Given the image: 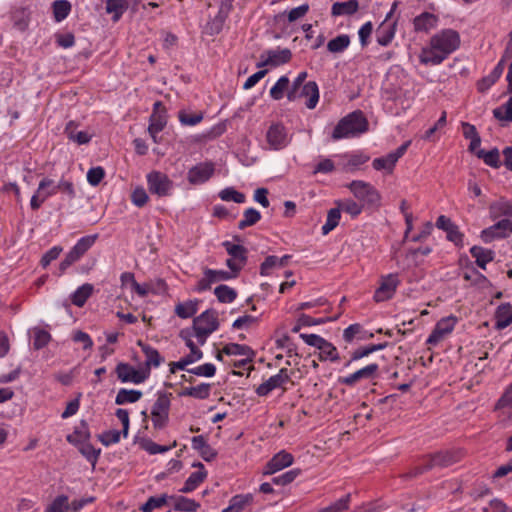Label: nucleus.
Wrapping results in <instances>:
<instances>
[{
	"label": "nucleus",
	"instance_id": "18",
	"mask_svg": "<svg viewBox=\"0 0 512 512\" xmlns=\"http://www.w3.org/2000/svg\"><path fill=\"white\" fill-rule=\"evenodd\" d=\"M379 371V365L377 363H370L367 366L347 375L340 377L338 382L340 384L353 387L357 383L363 380H373L377 377Z\"/></svg>",
	"mask_w": 512,
	"mask_h": 512
},
{
	"label": "nucleus",
	"instance_id": "6",
	"mask_svg": "<svg viewBox=\"0 0 512 512\" xmlns=\"http://www.w3.org/2000/svg\"><path fill=\"white\" fill-rule=\"evenodd\" d=\"M115 373L117 379L121 383H132L135 385L144 383L150 377V372L142 366L135 368L134 366L124 362L117 364Z\"/></svg>",
	"mask_w": 512,
	"mask_h": 512
},
{
	"label": "nucleus",
	"instance_id": "53",
	"mask_svg": "<svg viewBox=\"0 0 512 512\" xmlns=\"http://www.w3.org/2000/svg\"><path fill=\"white\" fill-rule=\"evenodd\" d=\"M51 335L48 331L41 328L33 329V347L36 350L42 349L48 345Z\"/></svg>",
	"mask_w": 512,
	"mask_h": 512
},
{
	"label": "nucleus",
	"instance_id": "16",
	"mask_svg": "<svg viewBox=\"0 0 512 512\" xmlns=\"http://www.w3.org/2000/svg\"><path fill=\"white\" fill-rule=\"evenodd\" d=\"M410 143V141H406L395 151H392L383 157L375 158L372 162L373 168L377 171H386L391 173L397 161L406 153Z\"/></svg>",
	"mask_w": 512,
	"mask_h": 512
},
{
	"label": "nucleus",
	"instance_id": "57",
	"mask_svg": "<svg viewBox=\"0 0 512 512\" xmlns=\"http://www.w3.org/2000/svg\"><path fill=\"white\" fill-rule=\"evenodd\" d=\"M219 197L223 201H232L235 203H244L246 200V197L243 193L235 190L232 187H227L220 191Z\"/></svg>",
	"mask_w": 512,
	"mask_h": 512
},
{
	"label": "nucleus",
	"instance_id": "22",
	"mask_svg": "<svg viewBox=\"0 0 512 512\" xmlns=\"http://www.w3.org/2000/svg\"><path fill=\"white\" fill-rule=\"evenodd\" d=\"M294 462V457L291 453L281 450L276 453L265 465L263 474L264 475H272L281 471L289 466H291Z\"/></svg>",
	"mask_w": 512,
	"mask_h": 512
},
{
	"label": "nucleus",
	"instance_id": "61",
	"mask_svg": "<svg viewBox=\"0 0 512 512\" xmlns=\"http://www.w3.org/2000/svg\"><path fill=\"white\" fill-rule=\"evenodd\" d=\"M121 434H122V432H120L118 430H108V431H104L102 434H100L98 436V438H99V441L104 446H110V445L116 444L120 441Z\"/></svg>",
	"mask_w": 512,
	"mask_h": 512
},
{
	"label": "nucleus",
	"instance_id": "8",
	"mask_svg": "<svg viewBox=\"0 0 512 512\" xmlns=\"http://www.w3.org/2000/svg\"><path fill=\"white\" fill-rule=\"evenodd\" d=\"M348 188L358 200L368 205H380V193L370 183L362 180H354L348 185Z\"/></svg>",
	"mask_w": 512,
	"mask_h": 512
},
{
	"label": "nucleus",
	"instance_id": "19",
	"mask_svg": "<svg viewBox=\"0 0 512 512\" xmlns=\"http://www.w3.org/2000/svg\"><path fill=\"white\" fill-rule=\"evenodd\" d=\"M290 381V373L287 368H281L277 374L272 375L256 388L258 396H267L271 391L283 387Z\"/></svg>",
	"mask_w": 512,
	"mask_h": 512
},
{
	"label": "nucleus",
	"instance_id": "11",
	"mask_svg": "<svg viewBox=\"0 0 512 512\" xmlns=\"http://www.w3.org/2000/svg\"><path fill=\"white\" fill-rule=\"evenodd\" d=\"M222 245L230 256L226 260L227 267L238 276L247 262V249L230 241H224Z\"/></svg>",
	"mask_w": 512,
	"mask_h": 512
},
{
	"label": "nucleus",
	"instance_id": "42",
	"mask_svg": "<svg viewBox=\"0 0 512 512\" xmlns=\"http://www.w3.org/2000/svg\"><path fill=\"white\" fill-rule=\"evenodd\" d=\"M171 495L161 494L159 496H151L148 500L141 506L142 512H152L156 508H160L168 503H170Z\"/></svg>",
	"mask_w": 512,
	"mask_h": 512
},
{
	"label": "nucleus",
	"instance_id": "28",
	"mask_svg": "<svg viewBox=\"0 0 512 512\" xmlns=\"http://www.w3.org/2000/svg\"><path fill=\"white\" fill-rule=\"evenodd\" d=\"M196 467V465H194ZM198 471L192 472L186 479L183 487L179 490L181 493H190L194 491L207 477V472L204 469L203 464L198 463Z\"/></svg>",
	"mask_w": 512,
	"mask_h": 512
},
{
	"label": "nucleus",
	"instance_id": "51",
	"mask_svg": "<svg viewBox=\"0 0 512 512\" xmlns=\"http://www.w3.org/2000/svg\"><path fill=\"white\" fill-rule=\"evenodd\" d=\"M261 219V214L254 208H248L244 211L243 218L238 223L239 229L253 226Z\"/></svg>",
	"mask_w": 512,
	"mask_h": 512
},
{
	"label": "nucleus",
	"instance_id": "39",
	"mask_svg": "<svg viewBox=\"0 0 512 512\" xmlns=\"http://www.w3.org/2000/svg\"><path fill=\"white\" fill-rule=\"evenodd\" d=\"M198 304V300H188L179 303L175 306V314L182 319L190 318L198 311Z\"/></svg>",
	"mask_w": 512,
	"mask_h": 512
},
{
	"label": "nucleus",
	"instance_id": "56",
	"mask_svg": "<svg viewBox=\"0 0 512 512\" xmlns=\"http://www.w3.org/2000/svg\"><path fill=\"white\" fill-rule=\"evenodd\" d=\"M477 156L479 158L483 159L485 164L490 167L498 168L500 166V155H499V151L497 149H493L488 152H486L484 150H479L477 152Z\"/></svg>",
	"mask_w": 512,
	"mask_h": 512
},
{
	"label": "nucleus",
	"instance_id": "38",
	"mask_svg": "<svg viewBox=\"0 0 512 512\" xmlns=\"http://www.w3.org/2000/svg\"><path fill=\"white\" fill-rule=\"evenodd\" d=\"M93 292V285L89 283H85L79 286L74 293L71 295L72 303L77 307H82L87 299L91 296Z\"/></svg>",
	"mask_w": 512,
	"mask_h": 512
},
{
	"label": "nucleus",
	"instance_id": "41",
	"mask_svg": "<svg viewBox=\"0 0 512 512\" xmlns=\"http://www.w3.org/2000/svg\"><path fill=\"white\" fill-rule=\"evenodd\" d=\"M217 300L221 303H232L237 298V291L225 284H221L214 289Z\"/></svg>",
	"mask_w": 512,
	"mask_h": 512
},
{
	"label": "nucleus",
	"instance_id": "37",
	"mask_svg": "<svg viewBox=\"0 0 512 512\" xmlns=\"http://www.w3.org/2000/svg\"><path fill=\"white\" fill-rule=\"evenodd\" d=\"M496 327L504 329L512 323V306L509 303L501 304L495 312Z\"/></svg>",
	"mask_w": 512,
	"mask_h": 512
},
{
	"label": "nucleus",
	"instance_id": "24",
	"mask_svg": "<svg viewBox=\"0 0 512 512\" xmlns=\"http://www.w3.org/2000/svg\"><path fill=\"white\" fill-rule=\"evenodd\" d=\"M215 170L212 162H202L188 171V181L193 185H199L207 182L213 175Z\"/></svg>",
	"mask_w": 512,
	"mask_h": 512
},
{
	"label": "nucleus",
	"instance_id": "10",
	"mask_svg": "<svg viewBox=\"0 0 512 512\" xmlns=\"http://www.w3.org/2000/svg\"><path fill=\"white\" fill-rule=\"evenodd\" d=\"M287 99L291 102L304 99L308 109H314L319 102V88L316 82L309 81L299 90H289Z\"/></svg>",
	"mask_w": 512,
	"mask_h": 512
},
{
	"label": "nucleus",
	"instance_id": "64",
	"mask_svg": "<svg viewBox=\"0 0 512 512\" xmlns=\"http://www.w3.org/2000/svg\"><path fill=\"white\" fill-rule=\"evenodd\" d=\"M149 200V196L143 187H136L131 194V201L137 207H143Z\"/></svg>",
	"mask_w": 512,
	"mask_h": 512
},
{
	"label": "nucleus",
	"instance_id": "5",
	"mask_svg": "<svg viewBox=\"0 0 512 512\" xmlns=\"http://www.w3.org/2000/svg\"><path fill=\"white\" fill-rule=\"evenodd\" d=\"M97 239L98 234L81 237L66 254L65 258L61 261L59 265V275H63L71 265L79 261L82 256L95 244Z\"/></svg>",
	"mask_w": 512,
	"mask_h": 512
},
{
	"label": "nucleus",
	"instance_id": "44",
	"mask_svg": "<svg viewBox=\"0 0 512 512\" xmlns=\"http://www.w3.org/2000/svg\"><path fill=\"white\" fill-rule=\"evenodd\" d=\"M341 212L339 206L328 211L326 222L321 228L323 235H327L338 226L341 219Z\"/></svg>",
	"mask_w": 512,
	"mask_h": 512
},
{
	"label": "nucleus",
	"instance_id": "7",
	"mask_svg": "<svg viewBox=\"0 0 512 512\" xmlns=\"http://www.w3.org/2000/svg\"><path fill=\"white\" fill-rule=\"evenodd\" d=\"M148 190L151 194L158 197H167L172 194L173 182L164 173L152 171L146 175Z\"/></svg>",
	"mask_w": 512,
	"mask_h": 512
},
{
	"label": "nucleus",
	"instance_id": "15",
	"mask_svg": "<svg viewBox=\"0 0 512 512\" xmlns=\"http://www.w3.org/2000/svg\"><path fill=\"white\" fill-rule=\"evenodd\" d=\"M266 140L271 149L281 150L289 145L291 136L283 124L273 123L267 130Z\"/></svg>",
	"mask_w": 512,
	"mask_h": 512
},
{
	"label": "nucleus",
	"instance_id": "4",
	"mask_svg": "<svg viewBox=\"0 0 512 512\" xmlns=\"http://www.w3.org/2000/svg\"><path fill=\"white\" fill-rule=\"evenodd\" d=\"M219 327L218 313L215 310H206L193 321L194 337L197 344L202 346L207 338Z\"/></svg>",
	"mask_w": 512,
	"mask_h": 512
},
{
	"label": "nucleus",
	"instance_id": "29",
	"mask_svg": "<svg viewBox=\"0 0 512 512\" xmlns=\"http://www.w3.org/2000/svg\"><path fill=\"white\" fill-rule=\"evenodd\" d=\"M170 503L175 511L180 512H196L200 507L199 502L180 495H171Z\"/></svg>",
	"mask_w": 512,
	"mask_h": 512
},
{
	"label": "nucleus",
	"instance_id": "45",
	"mask_svg": "<svg viewBox=\"0 0 512 512\" xmlns=\"http://www.w3.org/2000/svg\"><path fill=\"white\" fill-rule=\"evenodd\" d=\"M319 350L320 361L336 362L340 359L337 348L329 341L325 340Z\"/></svg>",
	"mask_w": 512,
	"mask_h": 512
},
{
	"label": "nucleus",
	"instance_id": "21",
	"mask_svg": "<svg viewBox=\"0 0 512 512\" xmlns=\"http://www.w3.org/2000/svg\"><path fill=\"white\" fill-rule=\"evenodd\" d=\"M400 281L397 274H388L381 278L380 286L374 293L376 302L389 300L395 294Z\"/></svg>",
	"mask_w": 512,
	"mask_h": 512
},
{
	"label": "nucleus",
	"instance_id": "12",
	"mask_svg": "<svg viewBox=\"0 0 512 512\" xmlns=\"http://www.w3.org/2000/svg\"><path fill=\"white\" fill-rule=\"evenodd\" d=\"M237 275L231 271L227 270H214L210 268H205L203 271V277L197 282L196 291L204 292L211 288V285L217 282L228 281L231 279H235Z\"/></svg>",
	"mask_w": 512,
	"mask_h": 512
},
{
	"label": "nucleus",
	"instance_id": "55",
	"mask_svg": "<svg viewBox=\"0 0 512 512\" xmlns=\"http://www.w3.org/2000/svg\"><path fill=\"white\" fill-rule=\"evenodd\" d=\"M337 205L341 209V211L349 214L352 217H357L362 212V205L358 204L356 201L352 199H344L342 201L337 202Z\"/></svg>",
	"mask_w": 512,
	"mask_h": 512
},
{
	"label": "nucleus",
	"instance_id": "52",
	"mask_svg": "<svg viewBox=\"0 0 512 512\" xmlns=\"http://www.w3.org/2000/svg\"><path fill=\"white\" fill-rule=\"evenodd\" d=\"M200 360V354L194 352L193 354H188L187 356L181 358L179 361L171 362L170 372L175 373L177 370H186V367L190 364H193Z\"/></svg>",
	"mask_w": 512,
	"mask_h": 512
},
{
	"label": "nucleus",
	"instance_id": "3",
	"mask_svg": "<svg viewBox=\"0 0 512 512\" xmlns=\"http://www.w3.org/2000/svg\"><path fill=\"white\" fill-rule=\"evenodd\" d=\"M368 123L362 112H352L342 118L333 130L332 138L340 140L343 138L356 137L367 131Z\"/></svg>",
	"mask_w": 512,
	"mask_h": 512
},
{
	"label": "nucleus",
	"instance_id": "46",
	"mask_svg": "<svg viewBox=\"0 0 512 512\" xmlns=\"http://www.w3.org/2000/svg\"><path fill=\"white\" fill-rule=\"evenodd\" d=\"M180 395L189 396L196 399H206L210 395V385L202 383L197 386L187 387L181 392Z\"/></svg>",
	"mask_w": 512,
	"mask_h": 512
},
{
	"label": "nucleus",
	"instance_id": "62",
	"mask_svg": "<svg viewBox=\"0 0 512 512\" xmlns=\"http://www.w3.org/2000/svg\"><path fill=\"white\" fill-rule=\"evenodd\" d=\"M105 171L101 166L92 167L87 172V182L91 186H97L104 178Z\"/></svg>",
	"mask_w": 512,
	"mask_h": 512
},
{
	"label": "nucleus",
	"instance_id": "13",
	"mask_svg": "<svg viewBox=\"0 0 512 512\" xmlns=\"http://www.w3.org/2000/svg\"><path fill=\"white\" fill-rule=\"evenodd\" d=\"M58 192V186L54 180L44 177L38 184L36 192L33 194L30 200V207L32 210H38L43 203L50 197L56 195Z\"/></svg>",
	"mask_w": 512,
	"mask_h": 512
},
{
	"label": "nucleus",
	"instance_id": "43",
	"mask_svg": "<svg viewBox=\"0 0 512 512\" xmlns=\"http://www.w3.org/2000/svg\"><path fill=\"white\" fill-rule=\"evenodd\" d=\"M53 16L56 22L66 19L71 12V4L67 0H55L52 3Z\"/></svg>",
	"mask_w": 512,
	"mask_h": 512
},
{
	"label": "nucleus",
	"instance_id": "59",
	"mask_svg": "<svg viewBox=\"0 0 512 512\" xmlns=\"http://www.w3.org/2000/svg\"><path fill=\"white\" fill-rule=\"evenodd\" d=\"M301 473L300 469L289 470L279 476L272 479V483L275 485L285 486L293 482Z\"/></svg>",
	"mask_w": 512,
	"mask_h": 512
},
{
	"label": "nucleus",
	"instance_id": "60",
	"mask_svg": "<svg viewBox=\"0 0 512 512\" xmlns=\"http://www.w3.org/2000/svg\"><path fill=\"white\" fill-rule=\"evenodd\" d=\"M432 249L429 246L419 247L417 249L409 250L406 254V258L408 260L407 267L411 265H417L419 263L418 256H427L431 253Z\"/></svg>",
	"mask_w": 512,
	"mask_h": 512
},
{
	"label": "nucleus",
	"instance_id": "17",
	"mask_svg": "<svg viewBox=\"0 0 512 512\" xmlns=\"http://www.w3.org/2000/svg\"><path fill=\"white\" fill-rule=\"evenodd\" d=\"M512 233V221L502 219L492 226L481 231V240L485 243H491L495 240L508 237Z\"/></svg>",
	"mask_w": 512,
	"mask_h": 512
},
{
	"label": "nucleus",
	"instance_id": "25",
	"mask_svg": "<svg viewBox=\"0 0 512 512\" xmlns=\"http://www.w3.org/2000/svg\"><path fill=\"white\" fill-rule=\"evenodd\" d=\"M137 345L141 348L142 353L145 356L143 368L147 369L151 373L152 368H158L163 362L164 358L160 355L157 349L149 344L139 340Z\"/></svg>",
	"mask_w": 512,
	"mask_h": 512
},
{
	"label": "nucleus",
	"instance_id": "27",
	"mask_svg": "<svg viewBox=\"0 0 512 512\" xmlns=\"http://www.w3.org/2000/svg\"><path fill=\"white\" fill-rule=\"evenodd\" d=\"M161 106L160 102L154 103V112L150 116L148 132L155 143L158 142L157 135L164 129L166 125V117L156 110Z\"/></svg>",
	"mask_w": 512,
	"mask_h": 512
},
{
	"label": "nucleus",
	"instance_id": "14",
	"mask_svg": "<svg viewBox=\"0 0 512 512\" xmlns=\"http://www.w3.org/2000/svg\"><path fill=\"white\" fill-rule=\"evenodd\" d=\"M457 323V318L455 316H447L440 319L431 334L428 336L426 340V344L435 346L441 341H443L447 336H449Z\"/></svg>",
	"mask_w": 512,
	"mask_h": 512
},
{
	"label": "nucleus",
	"instance_id": "40",
	"mask_svg": "<svg viewBox=\"0 0 512 512\" xmlns=\"http://www.w3.org/2000/svg\"><path fill=\"white\" fill-rule=\"evenodd\" d=\"M128 8L126 0H107L106 12L112 14L113 21H118Z\"/></svg>",
	"mask_w": 512,
	"mask_h": 512
},
{
	"label": "nucleus",
	"instance_id": "20",
	"mask_svg": "<svg viewBox=\"0 0 512 512\" xmlns=\"http://www.w3.org/2000/svg\"><path fill=\"white\" fill-rule=\"evenodd\" d=\"M292 53L287 48H277L265 51L261 55V61L257 63L258 68L264 66L277 67L290 61Z\"/></svg>",
	"mask_w": 512,
	"mask_h": 512
},
{
	"label": "nucleus",
	"instance_id": "48",
	"mask_svg": "<svg viewBox=\"0 0 512 512\" xmlns=\"http://www.w3.org/2000/svg\"><path fill=\"white\" fill-rule=\"evenodd\" d=\"M350 38L346 34L339 35L331 39L327 44V49L332 53H340L348 48Z\"/></svg>",
	"mask_w": 512,
	"mask_h": 512
},
{
	"label": "nucleus",
	"instance_id": "58",
	"mask_svg": "<svg viewBox=\"0 0 512 512\" xmlns=\"http://www.w3.org/2000/svg\"><path fill=\"white\" fill-rule=\"evenodd\" d=\"M350 503V494H347L334 503L330 504L327 507L321 508L317 512H342L347 510Z\"/></svg>",
	"mask_w": 512,
	"mask_h": 512
},
{
	"label": "nucleus",
	"instance_id": "36",
	"mask_svg": "<svg viewBox=\"0 0 512 512\" xmlns=\"http://www.w3.org/2000/svg\"><path fill=\"white\" fill-rule=\"evenodd\" d=\"M143 396L140 390L121 388L118 390L115 403L117 405H126L138 402Z\"/></svg>",
	"mask_w": 512,
	"mask_h": 512
},
{
	"label": "nucleus",
	"instance_id": "34",
	"mask_svg": "<svg viewBox=\"0 0 512 512\" xmlns=\"http://www.w3.org/2000/svg\"><path fill=\"white\" fill-rule=\"evenodd\" d=\"M359 9L357 0H348L345 2H335L331 7V14L334 17L349 16L355 14Z\"/></svg>",
	"mask_w": 512,
	"mask_h": 512
},
{
	"label": "nucleus",
	"instance_id": "63",
	"mask_svg": "<svg viewBox=\"0 0 512 512\" xmlns=\"http://www.w3.org/2000/svg\"><path fill=\"white\" fill-rule=\"evenodd\" d=\"M188 372L203 377H213L216 373V367L212 363H205L195 368L189 369Z\"/></svg>",
	"mask_w": 512,
	"mask_h": 512
},
{
	"label": "nucleus",
	"instance_id": "1",
	"mask_svg": "<svg viewBox=\"0 0 512 512\" xmlns=\"http://www.w3.org/2000/svg\"><path fill=\"white\" fill-rule=\"evenodd\" d=\"M461 44L459 33L446 28L435 33L419 54V61L423 65L437 66L454 53Z\"/></svg>",
	"mask_w": 512,
	"mask_h": 512
},
{
	"label": "nucleus",
	"instance_id": "30",
	"mask_svg": "<svg viewBox=\"0 0 512 512\" xmlns=\"http://www.w3.org/2000/svg\"><path fill=\"white\" fill-rule=\"evenodd\" d=\"M470 254L475 258L476 264L483 270L486 269L487 264L492 262L495 257L493 250L477 245L470 248Z\"/></svg>",
	"mask_w": 512,
	"mask_h": 512
},
{
	"label": "nucleus",
	"instance_id": "31",
	"mask_svg": "<svg viewBox=\"0 0 512 512\" xmlns=\"http://www.w3.org/2000/svg\"><path fill=\"white\" fill-rule=\"evenodd\" d=\"M289 259V255H284L282 257L274 255L268 256L260 266V274L262 276H269L274 269L284 267Z\"/></svg>",
	"mask_w": 512,
	"mask_h": 512
},
{
	"label": "nucleus",
	"instance_id": "49",
	"mask_svg": "<svg viewBox=\"0 0 512 512\" xmlns=\"http://www.w3.org/2000/svg\"><path fill=\"white\" fill-rule=\"evenodd\" d=\"M45 512H70L69 499L65 495L57 496L49 505Z\"/></svg>",
	"mask_w": 512,
	"mask_h": 512
},
{
	"label": "nucleus",
	"instance_id": "50",
	"mask_svg": "<svg viewBox=\"0 0 512 512\" xmlns=\"http://www.w3.org/2000/svg\"><path fill=\"white\" fill-rule=\"evenodd\" d=\"M493 115L499 121L512 122V95L503 105L493 110Z\"/></svg>",
	"mask_w": 512,
	"mask_h": 512
},
{
	"label": "nucleus",
	"instance_id": "9",
	"mask_svg": "<svg viewBox=\"0 0 512 512\" xmlns=\"http://www.w3.org/2000/svg\"><path fill=\"white\" fill-rule=\"evenodd\" d=\"M170 396L171 394L166 392H157V399L151 409V420L155 428H163L168 421Z\"/></svg>",
	"mask_w": 512,
	"mask_h": 512
},
{
	"label": "nucleus",
	"instance_id": "35",
	"mask_svg": "<svg viewBox=\"0 0 512 512\" xmlns=\"http://www.w3.org/2000/svg\"><path fill=\"white\" fill-rule=\"evenodd\" d=\"M489 212L492 218L504 216L512 221V202L505 199L495 201L490 205Z\"/></svg>",
	"mask_w": 512,
	"mask_h": 512
},
{
	"label": "nucleus",
	"instance_id": "26",
	"mask_svg": "<svg viewBox=\"0 0 512 512\" xmlns=\"http://www.w3.org/2000/svg\"><path fill=\"white\" fill-rule=\"evenodd\" d=\"M439 23V17L430 12H423L413 19V27L416 32L428 33L436 28Z\"/></svg>",
	"mask_w": 512,
	"mask_h": 512
},
{
	"label": "nucleus",
	"instance_id": "2",
	"mask_svg": "<svg viewBox=\"0 0 512 512\" xmlns=\"http://www.w3.org/2000/svg\"><path fill=\"white\" fill-rule=\"evenodd\" d=\"M383 95L386 107L394 115H399L410 108L415 98V93L405 75L398 86L389 78L385 83Z\"/></svg>",
	"mask_w": 512,
	"mask_h": 512
},
{
	"label": "nucleus",
	"instance_id": "47",
	"mask_svg": "<svg viewBox=\"0 0 512 512\" xmlns=\"http://www.w3.org/2000/svg\"><path fill=\"white\" fill-rule=\"evenodd\" d=\"M289 78L287 76H281L277 82L271 87L269 94L272 99L280 100L283 98L284 93L288 90L289 87Z\"/></svg>",
	"mask_w": 512,
	"mask_h": 512
},
{
	"label": "nucleus",
	"instance_id": "33",
	"mask_svg": "<svg viewBox=\"0 0 512 512\" xmlns=\"http://www.w3.org/2000/svg\"><path fill=\"white\" fill-rule=\"evenodd\" d=\"M253 501L252 494H238L233 496L229 505L222 512H242L246 507L250 506Z\"/></svg>",
	"mask_w": 512,
	"mask_h": 512
},
{
	"label": "nucleus",
	"instance_id": "23",
	"mask_svg": "<svg viewBox=\"0 0 512 512\" xmlns=\"http://www.w3.org/2000/svg\"><path fill=\"white\" fill-rule=\"evenodd\" d=\"M455 459L452 453L448 451L438 452L433 455L427 456L423 460V464L417 468L416 474L422 473L426 470L435 467H446L454 463Z\"/></svg>",
	"mask_w": 512,
	"mask_h": 512
},
{
	"label": "nucleus",
	"instance_id": "32",
	"mask_svg": "<svg viewBox=\"0 0 512 512\" xmlns=\"http://www.w3.org/2000/svg\"><path fill=\"white\" fill-rule=\"evenodd\" d=\"M392 11L387 15L386 19L379 25L376 34L377 42L381 46H387L395 36L394 25L387 22V19L391 16Z\"/></svg>",
	"mask_w": 512,
	"mask_h": 512
},
{
	"label": "nucleus",
	"instance_id": "54",
	"mask_svg": "<svg viewBox=\"0 0 512 512\" xmlns=\"http://www.w3.org/2000/svg\"><path fill=\"white\" fill-rule=\"evenodd\" d=\"M223 352L229 356L230 355H241V356H245V357H252V355H253L252 350L248 346L237 344V343L226 344L223 347Z\"/></svg>",
	"mask_w": 512,
	"mask_h": 512
}]
</instances>
